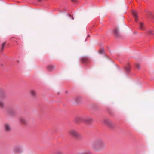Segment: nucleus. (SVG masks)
Segmentation results:
<instances>
[{
	"mask_svg": "<svg viewBox=\"0 0 154 154\" xmlns=\"http://www.w3.org/2000/svg\"><path fill=\"white\" fill-rule=\"evenodd\" d=\"M144 25L143 23L142 22L139 23V29L141 30H143L144 29Z\"/></svg>",
	"mask_w": 154,
	"mask_h": 154,
	"instance_id": "6e6552de",
	"label": "nucleus"
},
{
	"mask_svg": "<svg viewBox=\"0 0 154 154\" xmlns=\"http://www.w3.org/2000/svg\"><path fill=\"white\" fill-rule=\"evenodd\" d=\"M136 67L138 69H139L140 67V65L138 63L136 64Z\"/></svg>",
	"mask_w": 154,
	"mask_h": 154,
	"instance_id": "5701e85b",
	"label": "nucleus"
},
{
	"mask_svg": "<svg viewBox=\"0 0 154 154\" xmlns=\"http://www.w3.org/2000/svg\"><path fill=\"white\" fill-rule=\"evenodd\" d=\"M91 149L95 152H99L103 150L105 147L104 142L101 139L95 140L91 145Z\"/></svg>",
	"mask_w": 154,
	"mask_h": 154,
	"instance_id": "f257e3e1",
	"label": "nucleus"
},
{
	"mask_svg": "<svg viewBox=\"0 0 154 154\" xmlns=\"http://www.w3.org/2000/svg\"><path fill=\"white\" fill-rule=\"evenodd\" d=\"M19 121L20 123L22 124L25 125L27 123V121L26 119L23 117H21L20 118Z\"/></svg>",
	"mask_w": 154,
	"mask_h": 154,
	"instance_id": "0eeeda50",
	"label": "nucleus"
},
{
	"mask_svg": "<svg viewBox=\"0 0 154 154\" xmlns=\"http://www.w3.org/2000/svg\"><path fill=\"white\" fill-rule=\"evenodd\" d=\"M104 51L103 50H101L99 51L100 53V54H102L103 53Z\"/></svg>",
	"mask_w": 154,
	"mask_h": 154,
	"instance_id": "b1692460",
	"label": "nucleus"
},
{
	"mask_svg": "<svg viewBox=\"0 0 154 154\" xmlns=\"http://www.w3.org/2000/svg\"><path fill=\"white\" fill-rule=\"evenodd\" d=\"M55 154H63L62 151H57Z\"/></svg>",
	"mask_w": 154,
	"mask_h": 154,
	"instance_id": "412c9836",
	"label": "nucleus"
},
{
	"mask_svg": "<svg viewBox=\"0 0 154 154\" xmlns=\"http://www.w3.org/2000/svg\"><path fill=\"white\" fill-rule=\"evenodd\" d=\"M3 126L4 130L5 132H9L11 131V128L10 124L8 123H5Z\"/></svg>",
	"mask_w": 154,
	"mask_h": 154,
	"instance_id": "7ed1b4c3",
	"label": "nucleus"
},
{
	"mask_svg": "<svg viewBox=\"0 0 154 154\" xmlns=\"http://www.w3.org/2000/svg\"><path fill=\"white\" fill-rule=\"evenodd\" d=\"M6 44V42H4L2 45V47H1V50H2L4 47V46Z\"/></svg>",
	"mask_w": 154,
	"mask_h": 154,
	"instance_id": "aec40b11",
	"label": "nucleus"
},
{
	"mask_svg": "<svg viewBox=\"0 0 154 154\" xmlns=\"http://www.w3.org/2000/svg\"><path fill=\"white\" fill-rule=\"evenodd\" d=\"M103 122L104 124L109 126H111L112 125V121L109 119H105Z\"/></svg>",
	"mask_w": 154,
	"mask_h": 154,
	"instance_id": "20e7f679",
	"label": "nucleus"
},
{
	"mask_svg": "<svg viewBox=\"0 0 154 154\" xmlns=\"http://www.w3.org/2000/svg\"><path fill=\"white\" fill-rule=\"evenodd\" d=\"M47 68L48 70L51 71L54 69V66L53 65H49L47 66Z\"/></svg>",
	"mask_w": 154,
	"mask_h": 154,
	"instance_id": "9b49d317",
	"label": "nucleus"
},
{
	"mask_svg": "<svg viewBox=\"0 0 154 154\" xmlns=\"http://www.w3.org/2000/svg\"><path fill=\"white\" fill-rule=\"evenodd\" d=\"M154 18V16L153 17Z\"/></svg>",
	"mask_w": 154,
	"mask_h": 154,
	"instance_id": "bb28decb",
	"label": "nucleus"
},
{
	"mask_svg": "<svg viewBox=\"0 0 154 154\" xmlns=\"http://www.w3.org/2000/svg\"><path fill=\"white\" fill-rule=\"evenodd\" d=\"M84 121L85 123L88 124L92 122L93 119L91 117H88L85 119Z\"/></svg>",
	"mask_w": 154,
	"mask_h": 154,
	"instance_id": "423d86ee",
	"label": "nucleus"
},
{
	"mask_svg": "<svg viewBox=\"0 0 154 154\" xmlns=\"http://www.w3.org/2000/svg\"><path fill=\"white\" fill-rule=\"evenodd\" d=\"M81 119V118L80 117H77L76 118L75 120V122L76 123L78 122Z\"/></svg>",
	"mask_w": 154,
	"mask_h": 154,
	"instance_id": "6ab92c4d",
	"label": "nucleus"
},
{
	"mask_svg": "<svg viewBox=\"0 0 154 154\" xmlns=\"http://www.w3.org/2000/svg\"><path fill=\"white\" fill-rule=\"evenodd\" d=\"M30 95L33 97L35 98L37 96V93L34 90H31L30 91Z\"/></svg>",
	"mask_w": 154,
	"mask_h": 154,
	"instance_id": "39448f33",
	"label": "nucleus"
},
{
	"mask_svg": "<svg viewBox=\"0 0 154 154\" xmlns=\"http://www.w3.org/2000/svg\"><path fill=\"white\" fill-rule=\"evenodd\" d=\"M148 33L149 35H152L153 31L152 30H150L148 32Z\"/></svg>",
	"mask_w": 154,
	"mask_h": 154,
	"instance_id": "4be33fe9",
	"label": "nucleus"
},
{
	"mask_svg": "<svg viewBox=\"0 0 154 154\" xmlns=\"http://www.w3.org/2000/svg\"><path fill=\"white\" fill-rule=\"evenodd\" d=\"M6 98V95L4 93H2L0 94V98L2 99H5Z\"/></svg>",
	"mask_w": 154,
	"mask_h": 154,
	"instance_id": "2eb2a0df",
	"label": "nucleus"
},
{
	"mask_svg": "<svg viewBox=\"0 0 154 154\" xmlns=\"http://www.w3.org/2000/svg\"><path fill=\"white\" fill-rule=\"evenodd\" d=\"M88 60V58L86 57H83L82 58V62L84 63L87 61Z\"/></svg>",
	"mask_w": 154,
	"mask_h": 154,
	"instance_id": "a211bd4d",
	"label": "nucleus"
},
{
	"mask_svg": "<svg viewBox=\"0 0 154 154\" xmlns=\"http://www.w3.org/2000/svg\"><path fill=\"white\" fill-rule=\"evenodd\" d=\"M5 107V104L3 101L0 100V108L3 109Z\"/></svg>",
	"mask_w": 154,
	"mask_h": 154,
	"instance_id": "f8f14e48",
	"label": "nucleus"
},
{
	"mask_svg": "<svg viewBox=\"0 0 154 154\" xmlns=\"http://www.w3.org/2000/svg\"><path fill=\"white\" fill-rule=\"evenodd\" d=\"M91 152L88 150L86 151L83 152L79 153L78 154H91Z\"/></svg>",
	"mask_w": 154,
	"mask_h": 154,
	"instance_id": "4468645a",
	"label": "nucleus"
},
{
	"mask_svg": "<svg viewBox=\"0 0 154 154\" xmlns=\"http://www.w3.org/2000/svg\"><path fill=\"white\" fill-rule=\"evenodd\" d=\"M21 150L20 148H15L14 150V152L16 154H17L20 153Z\"/></svg>",
	"mask_w": 154,
	"mask_h": 154,
	"instance_id": "1a4fd4ad",
	"label": "nucleus"
},
{
	"mask_svg": "<svg viewBox=\"0 0 154 154\" xmlns=\"http://www.w3.org/2000/svg\"><path fill=\"white\" fill-rule=\"evenodd\" d=\"M131 69V67L129 65V64L128 63V66L125 67V69L126 71L129 72L130 71Z\"/></svg>",
	"mask_w": 154,
	"mask_h": 154,
	"instance_id": "f3484780",
	"label": "nucleus"
},
{
	"mask_svg": "<svg viewBox=\"0 0 154 154\" xmlns=\"http://www.w3.org/2000/svg\"><path fill=\"white\" fill-rule=\"evenodd\" d=\"M42 0H38V1H41Z\"/></svg>",
	"mask_w": 154,
	"mask_h": 154,
	"instance_id": "a878e982",
	"label": "nucleus"
},
{
	"mask_svg": "<svg viewBox=\"0 0 154 154\" xmlns=\"http://www.w3.org/2000/svg\"><path fill=\"white\" fill-rule=\"evenodd\" d=\"M69 134L77 139H79L82 138V135L75 129H72L69 131Z\"/></svg>",
	"mask_w": 154,
	"mask_h": 154,
	"instance_id": "f03ea898",
	"label": "nucleus"
},
{
	"mask_svg": "<svg viewBox=\"0 0 154 154\" xmlns=\"http://www.w3.org/2000/svg\"><path fill=\"white\" fill-rule=\"evenodd\" d=\"M71 1L73 2H75L77 0H71Z\"/></svg>",
	"mask_w": 154,
	"mask_h": 154,
	"instance_id": "393cba45",
	"label": "nucleus"
},
{
	"mask_svg": "<svg viewBox=\"0 0 154 154\" xmlns=\"http://www.w3.org/2000/svg\"><path fill=\"white\" fill-rule=\"evenodd\" d=\"M114 33L116 37H118L120 35L118 30L117 29H115L114 30Z\"/></svg>",
	"mask_w": 154,
	"mask_h": 154,
	"instance_id": "ddd939ff",
	"label": "nucleus"
},
{
	"mask_svg": "<svg viewBox=\"0 0 154 154\" xmlns=\"http://www.w3.org/2000/svg\"><path fill=\"white\" fill-rule=\"evenodd\" d=\"M75 99L77 103H79L81 101V98L80 97H77L75 98Z\"/></svg>",
	"mask_w": 154,
	"mask_h": 154,
	"instance_id": "dca6fc26",
	"label": "nucleus"
},
{
	"mask_svg": "<svg viewBox=\"0 0 154 154\" xmlns=\"http://www.w3.org/2000/svg\"><path fill=\"white\" fill-rule=\"evenodd\" d=\"M132 14L134 17L135 20L136 21H137V18H138V16H137V13L135 11H132Z\"/></svg>",
	"mask_w": 154,
	"mask_h": 154,
	"instance_id": "9d476101",
	"label": "nucleus"
}]
</instances>
